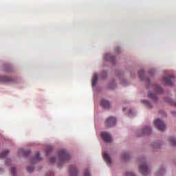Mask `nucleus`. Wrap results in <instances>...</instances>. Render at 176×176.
<instances>
[{
    "instance_id": "1",
    "label": "nucleus",
    "mask_w": 176,
    "mask_h": 176,
    "mask_svg": "<svg viewBox=\"0 0 176 176\" xmlns=\"http://www.w3.org/2000/svg\"><path fill=\"white\" fill-rule=\"evenodd\" d=\"M58 157L59 163L60 164H64L65 163H67L69 159H71V155L69 153H68V151L65 149H62L58 152Z\"/></svg>"
},
{
    "instance_id": "2",
    "label": "nucleus",
    "mask_w": 176,
    "mask_h": 176,
    "mask_svg": "<svg viewBox=\"0 0 176 176\" xmlns=\"http://www.w3.org/2000/svg\"><path fill=\"white\" fill-rule=\"evenodd\" d=\"M139 170L142 175H148L149 173L151 172V170H149V167L146 164V162L145 161H142L141 162V164L139 166Z\"/></svg>"
},
{
    "instance_id": "3",
    "label": "nucleus",
    "mask_w": 176,
    "mask_h": 176,
    "mask_svg": "<svg viewBox=\"0 0 176 176\" xmlns=\"http://www.w3.org/2000/svg\"><path fill=\"white\" fill-rule=\"evenodd\" d=\"M154 124L160 131H164L166 130V124L160 119H156L154 121Z\"/></svg>"
},
{
    "instance_id": "4",
    "label": "nucleus",
    "mask_w": 176,
    "mask_h": 176,
    "mask_svg": "<svg viewBox=\"0 0 176 176\" xmlns=\"http://www.w3.org/2000/svg\"><path fill=\"white\" fill-rule=\"evenodd\" d=\"M104 124L106 127H113L116 124V118L113 116L108 118L105 120Z\"/></svg>"
},
{
    "instance_id": "5",
    "label": "nucleus",
    "mask_w": 176,
    "mask_h": 176,
    "mask_svg": "<svg viewBox=\"0 0 176 176\" xmlns=\"http://www.w3.org/2000/svg\"><path fill=\"white\" fill-rule=\"evenodd\" d=\"M101 137L104 142H107V144L112 142V138L111 137V134L109 133L102 132L101 133Z\"/></svg>"
},
{
    "instance_id": "6",
    "label": "nucleus",
    "mask_w": 176,
    "mask_h": 176,
    "mask_svg": "<svg viewBox=\"0 0 176 176\" xmlns=\"http://www.w3.org/2000/svg\"><path fill=\"white\" fill-rule=\"evenodd\" d=\"M174 76L169 75L163 78V82H164L166 86H173V81H171V79H174Z\"/></svg>"
},
{
    "instance_id": "7",
    "label": "nucleus",
    "mask_w": 176,
    "mask_h": 176,
    "mask_svg": "<svg viewBox=\"0 0 176 176\" xmlns=\"http://www.w3.org/2000/svg\"><path fill=\"white\" fill-rule=\"evenodd\" d=\"M31 151L30 150H24L23 148H20L18 151L19 156H28Z\"/></svg>"
},
{
    "instance_id": "8",
    "label": "nucleus",
    "mask_w": 176,
    "mask_h": 176,
    "mask_svg": "<svg viewBox=\"0 0 176 176\" xmlns=\"http://www.w3.org/2000/svg\"><path fill=\"white\" fill-rule=\"evenodd\" d=\"M152 133V129H151L149 126H144V128L142 130V133L140 137L142 135H148Z\"/></svg>"
},
{
    "instance_id": "9",
    "label": "nucleus",
    "mask_w": 176,
    "mask_h": 176,
    "mask_svg": "<svg viewBox=\"0 0 176 176\" xmlns=\"http://www.w3.org/2000/svg\"><path fill=\"white\" fill-rule=\"evenodd\" d=\"M69 173L71 176H78V169L75 166H70Z\"/></svg>"
},
{
    "instance_id": "10",
    "label": "nucleus",
    "mask_w": 176,
    "mask_h": 176,
    "mask_svg": "<svg viewBox=\"0 0 176 176\" xmlns=\"http://www.w3.org/2000/svg\"><path fill=\"white\" fill-rule=\"evenodd\" d=\"M1 82H4L5 83H10V82H13V78L8 76H1Z\"/></svg>"
},
{
    "instance_id": "11",
    "label": "nucleus",
    "mask_w": 176,
    "mask_h": 176,
    "mask_svg": "<svg viewBox=\"0 0 176 176\" xmlns=\"http://www.w3.org/2000/svg\"><path fill=\"white\" fill-rule=\"evenodd\" d=\"M100 105L103 108H109L111 107V104L108 102V100L102 99L100 102Z\"/></svg>"
},
{
    "instance_id": "12",
    "label": "nucleus",
    "mask_w": 176,
    "mask_h": 176,
    "mask_svg": "<svg viewBox=\"0 0 176 176\" xmlns=\"http://www.w3.org/2000/svg\"><path fill=\"white\" fill-rule=\"evenodd\" d=\"M115 56L109 54H107L105 56H104V60L106 61H111V63H113V61H115Z\"/></svg>"
},
{
    "instance_id": "13",
    "label": "nucleus",
    "mask_w": 176,
    "mask_h": 176,
    "mask_svg": "<svg viewBox=\"0 0 176 176\" xmlns=\"http://www.w3.org/2000/svg\"><path fill=\"white\" fill-rule=\"evenodd\" d=\"M41 157H40V154L39 152L36 153L34 158L32 160V164H35V163H36V162H39V160H41Z\"/></svg>"
},
{
    "instance_id": "14",
    "label": "nucleus",
    "mask_w": 176,
    "mask_h": 176,
    "mask_svg": "<svg viewBox=\"0 0 176 176\" xmlns=\"http://www.w3.org/2000/svg\"><path fill=\"white\" fill-rule=\"evenodd\" d=\"M103 158L104 160L107 163V164H111V157L109 155H108L107 153H103Z\"/></svg>"
},
{
    "instance_id": "15",
    "label": "nucleus",
    "mask_w": 176,
    "mask_h": 176,
    "mask_svg": "<svg viewBox=\"0 0 176 176\" xmlns=\"http://www.w3.org/2000/svg\"><path fill=\"white\" fill-rule=\"evenodd\" d=\"M98 81V75L97 74H94L92 78V86H96V85H97Z\"/></svg>"
},
{
    "instance_id": "16",
    "label": "nucleus",
    "mask_w": 176,
    "mask_h": 176,
    "mask_svg": "<svg viewBox=\"0 0 176 176\" xmlns=\"http://www.w3.org/2000/svg\"><path fill=\"white\" fill-rule=\"evenodd\" d=\"M169 144L172 145V146H176V138L174 137H170L169 138Z\"/></svg>"
},
{
    "instance_id": "17",
    "label": "nucleus",
    "mask_w": 176,
    "mask_h": 176,
    "mask_svg": "<svg viewBox=\"0 0 176 176\" xmlns=\"http://www.w3.org/2000/svg\"><path fill=\"white\" fill-rule=\"evenodd\" d=\"M153 87L156 91V93H162V91H163V89H162V87H160L157 85H153Z\"/></svg>"
},
{
    "instance_id": "18",
    "label": "nucleus",
    "mask_w": 176,
    "mask_h": 176,
    "mask_svg": "<svg viewBox=\"0 0 176 176\" xmlns=\"http://www.w3.org/2000/svg\"><path fill=\"white\" fill-rule=\"evenodd\" d=\"M142 102L143 103V104H145V105H146V107H147V108H152V104H151L148 100H142Z\"/></svg>"
},
{
    "instance_id": "19",
    "label": "nucleus",
    "mask_w": 176,
    "mask_h": 176,
    "mask_svg": "<svg viewBox=\"0 0 176 176\" xmlns=\"http://www.w3.org/2000/svg\"><path fill=\"white\" fill-rule=\"evenodd\" d=\"M148 97L149 98H151V100H157V96H156V94H153L151 92H150L148 94Z\"/></svg>"
},
{
    "instance_id": "20",
    "label": "nucleus",
    "mask_w": 176,
    "mask_h": 176,
    "mask_svg": "<svg viewBox=\"0 0 176 176\" xmlns=\"http://www.w3.org/2000/svg\"><path fill=\"white\" fill-rule=\"evenodd\" d=\"M122 159L124 160H127V159H130V155L129 154V153L122 154Z\"/></svg>"
},
{
    "instance_id": "21",
    "label": "nucleus",
    "mask_w": 176,
    "mask_h": 176,
    "mask_svg": "<svg viewBox=\"0 0 176 176\" xmlns=\"http://www.w3.org/2000/svg\"><path fill=\"white\" fill-rule=\"evenodd\" d=\"M52 151H53V147H52V146L47 147V148L45 150L47 155H49L50 153V152H52Z\"/></svg>"
},
{
    "instance_id": "22",
    "label": "nucleus",
    "mask_w": 176,
    "mask_h": 176,
    "mask_svg": "<svg viewBox=\"0 0 176 176\" xmlns=\"http://www.w3.org/2000/svg\"><path fill=\"white\" fill-rule=\"evenodd\" d=\"M11 174L12 176H16V168L14 166L11 168Z\"/></svg>"
},
{
    "instance_id": "23",
    "label": "nucleus",
    "mask_w": 176,
    "mask_h": 176,
    "mask_svg": "<svg viewBox=\"0 0 176 176\" xmlns=\"http://www.w3.org/2000/svg\"><path fill=\"white\" fill-rule=\"evenodd\" d=\"M8 153H9V151L8 150H5L3 151L1 154V157H3L5 156H6V155H8Z\"/></svg>"
},
{
    "instance_id": "24",
    "label": "nucleus",
    "mask_w": 176,
    "mask_h": 176,
    "mask_svg": "<svg viewBox=\"0 0 176 176\" xmlns=\"http://www.w3.org/2000/svg\"><path fill=\"white\" fill-rule=\"evenodd\" d=\"M138 75L142 80H144V79H142V76H144V70H140V72H138Z\"/></svg>"
},
{
    "instance_id": "25",
    "label": "nucleus",
    "mask_w": 176,
    "mask_h": 176,
    "mask_svg": "<svg viewBox=\"0 0 176 176\" xmlns=\"http://www.w3.org/2000/svg\"><path fill=\"white\" fill-rule=\"evenodd\" d=\"M83 176H91L90 175V171L89 170H85L84 173H83Z\"/></svg>"
},
{
    "instance_id": "26",
    "label": "nucleus",
    "mask_w": 176,
    "mask_h": 176,
    "mask_svg": "<svg viewBox=\"0 0 176 176\" xmlns=\"http://www.w3.org/2000/svg\"><path fill=\"white\" fill-rule=\"evenodd\" d=\"M27 170L28 173H32L34 171V167H28Z\"/></svg>"
},
{
    "instance_id": "27",
    "label": "nucleus",
    "mask_w": 176,
    "mask_h": 176,
    "mask_svg": "<svg viewBox=\"0 0 176 176\" xmlns=\"http://www.w3.org/2000/svg\"><path fill=\"white\" fill-rule=\"evenodd\" d=\"M10 162H11L10 160L7 159V160H6V166H10Z\"/></svg>"
},
{
    "instance_id": "28",
    "label": "nucleus",
    "mask_w": 176,
    "mask_h": 176,
    "mask_svg": "<svg viewBox=\"0 0 176 176\" xmlns=\"http://www.w3.org/2000/svg\"><path fill=\"white\" fill-rule=\"evenodd\" d=\"M50 162V163H54V162H56V158L55 157L51 158Z\"/></svg>"
},
{
    "instance_id": "29",
    "label": "nucleus",
    "mask_w": 176,
    "mask_h": 176,
    "mask_svg": "<svg viewBox=\"0 0 176 176\" xmlns=\"http://www.w3.org/2000/svg\"><path fill=\"white\" fill-rule=\"evenodd\" d=\"M163 173H164V168L160 169V174H163Z\"/></svg>"
},
{
    "instance_id": "30",
    "label": "nucleus",
    "mask_w": 176,
    "mask_h": 176,
    "mask_svg": "<svg viewBox=\"0 0 176 176\" xmlns=\"http://www.w3.org/2000/svg\"><path fill=\"white\" fill-rule=\"evenodd\" d=\"M154 148H160V146L159 145V144H155L154 145Z\"/></svg>"
},
{
    "instance_id": "31",
    "label": "nucleus",
    "mask_w": 176,
    "mask_h": 176,
    "mask_svg": "<svg viewBox=\"0 0 176 176\" xmlns=\"http://www.w3.org/2000/svg\"><path fill=\"white\" fill-rule=\"evenodd\" d=\"M133 113V110H129V116H131Z\"/></svg>"
},
{
    "instance_id": "32",
    "label": "nucleus",
    "mask_w": 176,
    "mask_h": 176,
    "mask_svg": "<svg viewBox=\"0 0 176 176\" xmlns=\"http://www.w3.org/2000/svg\"><path fill=\"white\" fill-rule=\"evenodd\" d=\"M147 80L148 81V87H151V81H149L148 79H147Z\"/></svg>"
},
{
    "instance_id": "33",
    "label": "nucleus",
    "mask_w": 176,
    "mask_h": 176,
    "mask_svg": "<svg viewBox=\"0 0 176 176\" xmlns=\"http://www.w3.org/2000/svg\"><path fill=\"white\" fill-rule=\"evenodd\" d=\"M149 74H150V75H151L152 74V72H149Z\"/></svg>"
},
{
    "instance_id": "34",
    "label": "nucleus",
    "mask_w": 176,
    "mask_h": 176,
    "mask_svg": "<svg viewBox=\"0 0 176 176\" xmlns=\"http://www.w3.org/2000/svg\"><path fill=\"white\" fill-rule=\"evenodd\" d=\"M123 111H126V108H124V109H123Z\"/></svg>"
},
{
    "instance_id": "35",
    "label": "nucleus",
    "mask_w": 176,
    "mask_h": 176,
    "mask_svg": "<svg viewBox=\"0 0 176 176\" xmlns=\"http://www.w3.org/2000/svg\"><path fill=\"white\" fill-rule=\"evenodd\" d=\"M157 176H160V174H157Z\"/></svg>"
},
{
    "instance_id": "36",
    "label": "nucleus",
    "mask_w": 176,
    "mask_h": 176,
    "mask_svg": "<svg viewBox=\"0 0 176 176\" xmlns=\"http://www.w3.org/2000/svg\"><path fill=\"white\" fill-rule=\"evenodd\" d=\"M153 72H155V70H152Z\"/></svg>"
}]
</instances>
